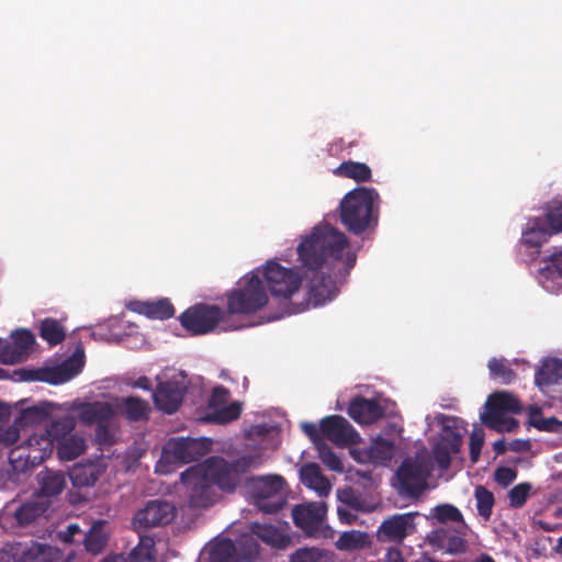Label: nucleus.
<instances>
[{"mask_svg":"<svg viewBox=\"0 0 562 562\" xmlns=\"http://www.w3.org/2000/svg\"><path fill=\"white\" fill-rule=\"evenodd\" d=\"M301 267L305 269L308 303L314 307L331 301L337 294V285L331 276L322 270L327 265L341 263L349 272L356 265L357 255L350 248L345 233L325 224L315 226L302 237L297 246Z\"/></svg>","mask_w":562,"mask_h":562,"instance_id":"obj_1","label":"nucleus"},{"mask_svg":"<svg viewBox=\"0 0 562 562\" xmlns=\"http://www.w3.org/2000/svg\"><path fill=\"white\" fill-rule=\"evenodd\" d=\"M380 196L375 189L359 187L349 191L339 203V218L345 228L361 235L379 223Z\"/></svg>","mask_w":562,"mask_h":562,"instance_id":"obj_2","label":"nucleus"},{"mask_svg":"<svg viewBox=\"0 0 562 562\" xmlns=\"http://www.w3.org/2000/svg\"><path fill=\"white\" fill-rule=\"evenodd\" d=\"M260 464V456L247 454L233 461H226L223 458H210L202 463V467L207 471V476L215 488L218 487L223 492L232 493L241 484L244 475Z\"/></svg>","mask_w":562,"mask_h":562,"instance_id":"obj_3","label":"nucleus"},{"mask_svg":"<svg viewBox=\"0 0 562 562\" xmlns=\"http://www.w3.org/2000/svg\"><path fill=\"white\" fill-rule=\"evenodd\" d=\"M260 271L245 276L238 286L227 294V313L250 315L268 303V294L260 279Z\"/></svg>","mask_w":562,"mask_h":562,"instance_id":"obj_4","label":"nucleus"},{"mask_svg":"<svg viewBox=\"0 0 562 562\" xmlns=\"http://www.w3.org/2000/svg\"><path fill=\"white\" fill-rule=\"evenodd\" d=\"M180 479L190 508L203 509L216 503L218 494L202 464L190 467L181 473Z\"/></svg>","mask_w":562,"mask_h":562,"instance_id":"obj_5","label":"nucleus"},{"mask_svg":"<svg viewBox=\"0 0 562 562\" xmlns=\"http://www.w3.org/2000/svg\"><path fill=\"white\" fill-rule=\"evenodd\" d=\"M52 454L49 439L27 434V438L18 447L10 450L9 461L15 472H26L44 462Z\"/></svg>","mask_w":562,"mask_h":562,"instance_id":"obj_6","label":"nucleus"},{"mask_svg":"<svg viewBox=\"0 0 562 562\" xmlns=\"http://www.w3.org/2000/svg\"><path fill=\"white\" fill-rule=\"evenodd\" d=\"M284 484L281 475L252 476L247 482L258 508L268 514L277 513L285 505L282 493Z\"/></svg>","mask_w":562,"mask_h":562,"instance_id":"obj_7","label":"nucleus"},{"mask_svg":"<svg viewBox=\"0 0 562 562\" xmlns=\"http://www.w3.org/2000/svg\"><path fill=\"white\" fill-rule=\"evenodd\" d=\"M262 276L274 297L290 299L302 283L301 276L293 268L283 267L274 260L267 261Z\"/></svg>","mask_w":562,"mask_h":562,"instance_id":"obj_8","label":"nucleus"},{"mask_svg":"<svg viewBox=\"0 0 562 562\" xmlns=\"http://www.w3.org/2000/svg\"><path fill=\"white\" fill-rule=\"evenodd\" d=\"M225 312L216 306L204 303L187 308L179 317L184 329L193 335H205L216 328L224 319Z\"/></svg>","mask_w":562,"mask_h":562,"instance_id":"obj_9","label":"nucleus"},{"mask_svg":"<svg viewBox=\"0 0 562 562\" xmlns=\"http://www.w3.org/2000/svg\"><path fill=\"white\" fill-rule=\"evenodd\" d=\"M209 451L203 438L178 437L171 438L162 448V459L167 462L187 464L198 461Z\"/></svg>","mask_w":562,"mask_h":562,"instance_id":"obj_10","label":"nucleus"},{"mask_svg":"<svg viewBox=\"0 0 562 562\" xmlns=\"http://www.w3.org/2000/svg\"><path fill=\"white\" fill-rule=\"evenodd\" d=\"M456 417L441 415L439 422L442 424L438 442L434 446V458L440 469L446 470L451 464V456L460 451L462 445V435L454 425L446 422L456 423Z\"/></svg>","mask_w":562,"mask_h":562,"instance_id":"obj_11","label":"nucleus"},{"mask_svg":"<svg viewBox=\"0 0 562 562\" xmlns=\"http://www.w3.org/2000/svg\"><path fill=\"white\" fill-rule=\"evenodd\" d=\"M176 516V508L166 501H149L144 508L136 512L132 525L138 532L168 525Z\"/></svg>","mask_w":562,"mask_h":562,"instance_id":"obj_12","label":"nucleus"},{"mask_svg":"<svg viewBox=\"0 0 562 562\" xmlns=\"http://www.w3.org/2000/svg\"><path fill=\"white\" fill-rule=\"evenodd\" d=\"M400 492L411 498H418L427 487L428 471L423 462L406 459L396 471Z\"/></svg>","mask_w":562,"mask_h":562,"instance_id":"obj_13","label":"nucleus"},{"mask_svg":"<svg viewBox=\"0 0 562 562\" xmlns=\"http://www.w3.org/2000/svg\"><path fill=\"white\" fill-rule=\"evenodd\" d=\"M418 515L417 512H409L389 516L378 529V539L402 544L405 538L416 531L415 518Z\"/></svg>","mask_w":562,"mask_h":562,"instance_id":"obj_14","label":"nucleus"},{"mask_svg":"<svg viewBox=\"0 0 562 562\" xmlns=\"http://www.w3.org/2000/svg\"><path fill=\"white\" fill-rule=\"evenodd\" d=\"M486 411L481 414V420L487 428H495L505 413H520L521 406L517 397L506 391L494 392L487 397Z\"/></svg>","mask_w":562,"mask_h":562,"instance_id":"obj_15","label":"nucleus"},{"mask_svg":"<svg viewBox=\"0 0 562 562\" xmlns=\"http://www.w3.org/2000/svg\"><path fill=\"white\" fill-rule=\"evenodd\" d=\"M321 431L324 439H328L338 447H347L359 441V434L351 424L340 415H329L321 420Z\"/></svg>","mask_w":562,"mask_h":562,"instance_id":"obj_16","label":"nucleus"},{"mask_svg":"<svg viewBox=\"0 0 562 562\" xmlns=\"http://www.w3.org/2000/svg\"><path fill=\"white\" fill-rule=\"evenodd\" d=\"M327 507L324 503H308L295 505L292 509V519L296 527L307 536H316L326 516Z\"/></svg>","mask_w":562,"mask_h":562,"instance_id":"obj_17","label":"nucleus"},{"mask_svg":"<svg viewBox=\"0 0 562 562\" xmlns=\"http://www.w3.org/2000/svg\"><path fill=\"white\" fill-rule=\"evenodd\" d=\"M83 366V362L75 357L68 358L59 366L37 371H24L26 380H38L49 384H61L75 378Z\"/></svg>","mask_w":562,"mask_h":562,"instance_id":"obj_18","label":"nucleus"},{"mask_svg":"<svg viewBox=\"0 0 562 562\" xmlns=\"http://www.w3.org/2000/svg\"><path fill=\"white\" fill-rule=\"evenodd\" d=\"M186 393L187 387L178 381L160 382L153 392V401L158 411L171 415L180 408Z\"/></svg>","mask_w":562,"mask_h":562,"instance_id":"obj_19","label":"nucleus"},{"mask_svg":"<svg viewBox=\"0 0 562 562\" xmlns=\"http://www.w3.org/2000/svg\"><path fill=\"white\" fill-rule=\"evenodd\" d=\"M462 530L460 527L454 530L441 527L427 533L426 541L434 549L450 554H460L465 552L468 548V543L461 535Z\"/></svg>","mask_w":562,"mask_h":562,"instance_id":"obj_20","label":"nucleus"},{"mask_svg":"<svg viewBox=\"0 0 562 562\" xmlns=\"http://www.w3.org/2000/svg\"><path fill=\"white\" fill-rule=\"evenodd\" d=\"M384 408L374 398L356 396L349 404L348 415L358 424L370 425L384 416Z\"/></svg>","mask_w":562,"mask_h":562,"instance_id":"obj_21","label":"nucleus"},{"mask_svg":"<svg viewBox=\"0 0 562 562\" xmlns=\"http://www.w3.org/2000/svg\"><path fill=\"white\" fill-rule=\"evenodd\" d=\"M543 261L546 265L539 269V282L548 291H559L562 289V248H554Z\"/></svg>","mask_w":562,"mask_h":562,"instance_id":"obj_22","label":"nucleus"},{"mask_svg":"<svg viewBox=\"0 0 562 562\" xmlns=\"http://www.w3.org/2000/svg\"><path fill=\"white\" fill-rule=\"evenodd\" d=\"M12 341H8L3 363L14 364L24 361L35 344V337L27 329H18L12 334Z\"/></svg>","mask_w":562,"mask_h":562,"instance_id":"obj_23","label":"nucleus"},{"mask_svg":"<svg viewBox=\"0 0 562 562\" xmlns=\"http://www.w3.org/2000/svg\"><path fill=\"white\" fill-rule=\"evenodd\" d=\"M555 231L543 216L533 217L528 221L526 229L522 232L521 243L525 246L535 248V254H539V248L547 243Z\"/></svg>","mask_w":562,"mask_h":562,"instance_id":"obj_24","label":"nucleus"},{"mask_svg":"<svg viewBox=\"0 0 562 562\" xmlns=\"http://www.w3.org/2000/svg\"><path fill=\"white\" fill-rule=\"evenodd\" d=\"M100 562H156L155 540L149 536H139L138 544L131 552L108 555Z\"/></svg>","mask_w":562,"mask_h":562,"instance_id":"obj_25","label":"nucleus"},{"mask_svg":"<svg viewBox=\"0 0 562 562\" xmlns=\"http://www.w3.org/2000/svg\"><path fill=\"white\" fill-rule=\"evenodd\" d=\"M109 540L108 521L99 519L93 521L90 529L85 533L82 544L87 553L99 555L105 550Z\"/></svg>","mask_w":562,"mask_h":562,"instance_id":"obj_26","label":"nucleus"},{"mask_svg":"<svg viewBox=\"0 0 562 562\" xmlns=\"http://www.w3.org/2000/svg\"><path fill=\"white\" fill-rule=\"evenodd\" d=\"M12 557L14 562H52L50 547L34 541L15 543Z\"/></svg>","mask_w":562,"mask_h":562,"instance_id":"obj_27","label":"nucleus"},{"mask_svg":"<svg viewBox=\"0 0 562 562\" xmlns=\"http://www.w3.org/2000/svg\"><path fill=\"white\" fill-rule=\"evenodd\" d=\"M49 503L44 499H33L22 503L13 514L15 522L20 527H29L46 517Z\"/></svg>","mask_w":562,"mask_h":562,"instance_id":"obj_28","label":"nucleus"},{"mask_svg":"<svg viewBox=\"0 0 562 562\" xmlns=\"http://www.w3.org/2000/svg\"><path fill=\"white\" fill-rule=\"evenodd\" d=\"M105 471L100 462L78 463L69 472V479L76 487H90L95 485Z\"/></svg>","mask_w":562,"mask_h":562,"instance_id":"obj_29","label":"nucleus"},{"mask_svg":"<svg viewBox=\"0 0 562 562\" xmlns=\"http://www.w3.org/2000/svg\"><path fill=\"white\" fill-rule=\"evenodd\" d=\"M535 383L540 390L562 383V360L546 359L536 371Z\"/></svg>","mask_w":562,"mask_h":562,"instance_id":"obj_30","label":"nucleus"},{"mask_svg":"<svg viewBox=\"0 0 562 562\" xmlns=\"http://www.w3.org/2000/svg\"><path fill=\"white\" fill-rule=\"evenodd\" d=\"M113 416L114 409L108 402L86 403L79 409V417L87 425L102 424L113 418Z\"/></svg>","mask_w":562,"mask_h":562,"instance_id":"obj_31","label":"nucleus"},{"mask_svg":"<svg viewBox=\"0 0 562 562\" xmlns=\"http://www.w3.org/2000/svg\"><path fill=\"white\" fill-rule=\"evenodd\" d=\"M302 483L316 491L319 495L325 496L330 491L329 481L322 474L321 468L316 463H306L300 471Z\"/></svg>","mask_w":562,"mask_h":562,"instance_id":"obj_32","label":"nucleus"},{"mask_svg":"<svg viewBox=\"0 0 562 562\" xmlns=\"http://www.w3.org/2000/svg\"><path fill=\"white\" fill-rule=\"evenodd\" d=\"M75 427V417L71 415H65L63 417L52 420L49 426L46 428L45 434H40L38 436L49 439L52 442L53 450L57 441H60L74 434Z\"/></svg>","mask_w":562,"mask_h":562,"instance_id":"obj_33","label":"nucleus"},{"mask_svg":"<svg viewBox=\"0 0 562 562\" xmlns=\"http://www.w3.org/2000/svg\"><path fill=\"white\" fill-rule=\"evenodd\" d=\"M120 408L130 422H147L151 412L149 403L138 396L124 397Z\"/></svg>","mask_w":562,"mask_h":562,"instance_id":"obj_34","label":"nucleus"},{"mask_svg":"<svg viewBox=\"0 0 562 562\" xmlns=\"http://www.w3.org/2000/svg\"><path fill=\"white\" fill-rule=\"evenodd\" d=\"M56 448L57 456L63 461H71L81 456L86 450V440L78 434H72L67 438L57 441L54 446Z\"/></svg>","mask_w":562,"mask_h":562,"instance_id":"obj_35","label":"nucleus"},{"mask_svg":"<svg viewBox=\"0 0 562 562\" xmlns=\"http://www.w3.org/2000/svg\"><path fill=\"white\" fill-rule=\"evenodd\" d=\"M38 484L42 496L53 497L64 491L66 487V477L61 472L45 470L38 474Z\"/></svg>","mask_w":562,"mask_h":562,"instance_id":"obj_36","label":"nucleus"},{"mask_svg":"<svg viewBox=\"0 0 562 562\" xmlns=\"http://www.w3.org/2000/svg\"><path fill=\"white\" fill-rule=\"evenodd\" d=\"M251 532L256 536L257 540L260 539L272 548H285L289 542V537L284 536L276 526L267 524H252Z\"/></svg>","mask_w":562,"mask_h":562,"instance_id":"obj_37","label":"nucleus"},{"mask_svg":"<svg viewBox=\"0 0 562 562\" xmlns=\"http://www.w3.org/2000/svg\"><path fill=\"white\" fill-rule=\"evenodd\" d=\"M334 173L339 177L352 179L357 182H367L371 180L372 171L364 162L344 161L335 170Z\"/></svg>","mask_w":562,"mask_h":562,"instance_id":"obj_38","label":"nucleus"},{"mask_svg":"<svg viewBox=\"0 0 562 562\" xmlns=\"http://www.w3.org/2000/svg\"><path fill=\"white\" fill-rule=\"evenodd\" d=\"M395 443L392 439L378 436L368 450V457L373 463L385 464L394 457Z\"/></svg>","mask_w":562,"mask_h":562,"instance_id":"obj_39","label":"nucleus"},{"mask_svg":"<svg viewBox=\"0 0 562 562\" xmlns=\"http://www.w3.org/2000/svg\"><path fill=\"white\" fill-rule=\"evenodd\" d=\"M138 313L146 315L153 319H168L173 316L175 307L168 299H162L156 302H142L137 303Z\"/></svg>","mask_w":562,"mask_h":562,"instance_id":"obj_40","label":"nucleus"},{"mask_svg":"<svg viewBox=\"0 0 562 562\" xmlns=\"http://www.w3.org/2000/svg\"><path fill=\"white\" fill-rule=\"evenodd\" d=\"M49 414L50 411L46 405H34L23 408L20 415L15 417V423L26 432L29 427L45 422L49 417Z\"/></svg>","mask_w":562,"mask_h":562,"instance_id":"obj_41","label":"nucleus"},{"mask_svg":"<svg viewBox=\"0 0 562 562\" xmlns=\"http://www.w3.org/2000/svg\"><path fill=\"white\" fill-rule=\"evenodd\" d=\"M238 562H252L259 557V543L256 536L251 533L241 535L235 543Z\"/></svg>","mask_w":562,"mask_h":562,"instance_id":"obj_42","label":"nucleus"},{"mask_svg":"<svg viewBox=\"0 0 562 562\" xmlns=\"http://www.w3.org/2000/svg\"><path fill=\"white\" fill-rule=\"evenodd\" d=\"M210 562H238L235 542L222 539L210 549Z\"/></svg>","mask_w":562,"mask_h":562,"instance_id":"obj_43","label":"nucleus"},{"mask_svg":"<svg viewBox=\"0 0 562 562\" xmlns=\"http://www.w3.org/2000/svg\"><path fill=\"white\" fill-rule=\"evenodd\" d=\"M40 336L50 346H56L65 339L66 333L57 319L48 317L41 322Z\"/></svg>","mask_w":562,"mask_h":562,"instance_id":"obj_44","label":"nucleus"},{"mask_svg":"<svg viewBox=\"0 0 562 562\" xmlns=\"http://www.w3.org/2000/svg\"><path fill=\"white\" fill-rule=\"evenodd\" d=\"M431 516L439 524H447L449 521L459 524L461 529H465L467 525L463 519L462 513L458 507L451 504L437 505L431 509Z\"/></svg>","mask_w":562,"mask_h":562,"instance_id":"obj_45","label":"nucleus"},{"mask_svg":"<svg viewBox=\"0 0 562 562\" xmlns=\"http://www.w3.org/2000/svg\"><path fill=\"white\" fill-rule=\"evenodd\" d=\"M487 368L490 376L494 380H498L502 384H510L517 376L504 358H492L487 363Z\"/></svg>","mask_w":562,"mask_h":562,"instance_id":"obj_46","label":"nucleus"},{"mask_svg":"<svg viewBox=\"0 0 562 562\" xmlns=\"http://www.w3.org/2000/svg\"><path fill=\"white\" fill-rule=\"evenodd\" d=\"M474 497L479 515L485 520H488L495 504L494 494L486 487L479 485L475 487Z\"/></svg>","mask_w":562,"mask_h":562,"instance_id":"obj_47","label":"nucleus"},{"mask_svg":"<svg viewBox=\"0 0 562 562\" xmlns=\"http://www.w3.org/2000/svg\"><path fill=\"white\" fill-rule=\"evenodd\" d=\"M368 535L360 530L345 531L336 542L339 550L361 549L367 544Z\"/></svg>","mask_w":562,"mask_h":562,"instance_id":"obj_48","label":"nucleus"},{"mask_svg":"<svg viewBox=\"0 0 562 562\" xmlns=\"http://www.w3.org/2000/svg\"><path fill=\"white\" fill-rule=\"evenodd\" d=\"M290 562H331L327 551L318 548H300L290 557Z\"/></svg>","mask_w":562,"mask_h":562,"instance_id":"obj_49","label":"nucleus"},{"mask_svg":"<svg viewBox=\"0 0 562 562\" xmlns=\"http://www.w3.org/2000/svg\"><path fill=\"white\" fill-rule=\"evenodd\" d=\"M240 414V404L238 402H233L226 406L215 409L206 419L216 424H227L238 419Z\"/></svg>","mask_w":562,"mask_h":562,"instance_id":"obj_50","label":"nucleus"},{"mask_svg":"<svg viewBox=\"0 0 562 562\" xmlns=\"http://www.w3.org/2000/svg\"><path fill=\"white\" fill-rule=\"evenodd\" d=\"M315 448L318 452V458L328 469L337 472H341L344 470L341 460L325 440Z\"/></svg>","mask_w":562,"mask_h":562,"instance_id":"obj_51","label":"nucleus"},{"mask_svg":"<svg viewBox=\"0 0 562 562\" xmlns=\"http://www.w3.org/2000/svg\"><path fill=\"white\" fill-rule=\"evenodd\" d=\"M531 488L532 485L527 482L514 486L508 492L509 506L512 508H521L526 504L530 495Z\"/></svg>","mask_w":562,"mask_h":562,"instance_id":"obj_52","label":"nucleus"},{"mask_svg":"<svg viewBox=\"0 0 562 562\" xmlns=\"http://www.w3.org/2000/svg\"><path fill=\"white\" fill-rule=\"evenodd\" d=\"M544 217L557 234L562 233V200L548 206Z\"/></svg>","mask_w":562,"mask_h":562,"instance_id":"obj_53","label":"nucleus"},{"mask_svg":"<svg viewBox=\"0 0 562 562\" xmlns=\"http://www.w3.org/2000/svg\"><path fill=\"white\" fill-rule=\"evenodd\" d=\"M8 419L9 417L7 418V420ZM2 423L3 420L0 422V442L4 443L5 446L14 443L19 439L20 432L23 429L21 428L20 425H16L15 420L11 426H5Z\"/></svg>","mask_w":562,"mask_h":562,"instance_id":"obj_54","label":"nucleus"},{"mask_svg":"<svg viewBox=\"0 0 562 562\" xmlns=\"http://www.w3.org/2000/svg\"><path fill=\"white\" fill-rule=\"evenodd\" d=\"M483 443H484L483 430L474 429L470 436V460L472 463H476L479 461Z\"/></svg>","mask_w":562,"mask_h":562,"instance_id":"obj_55","label":"nucleus"},{"mask_svg":"<svg viewBox=\"0 0 562 562\" xmlns=\"http://www.w3.org/2000/svg\"><path fill=\"white\" fill-rule=\"evenodd\" d=\"M517 477V471L509 467H498L494 472V480L503 487L512 484Z\"/></svg>","mask_w":562,"mask_h":562,"instance_id":"obj_56","label":"nucleus"},{"mask_svg":"<svg viewBox=\"0 0 562 562\" xmlns=\"http://www.w3.org/2000/svg\"><path fill=\"white\" fill-rule=\"evenodd\" d=\"M229 392L226 387L217 385L213 389V392L209 398V407L216 408L223 406L228 398Z\"/></svg>","mask_w":562,"mask_h":562,"instance_id":"obj_57","label":"nucleus"},{"mask_svg":"<svg viewBox=\"0 0 562 562\" xmlns=\"http://www.w3.org/2000/svg\"><path fill=\"white\" fill-rule=\"evenodd\" d=\"M301 428L303 432L311 439L315 447L325 440L321 431V427L318 428L316 424L305 422L301 424Z\"/></svg>","mask_w":562,"mask_h":562,"instance_id":"obj_58","label":"nucleus"},{"mask_svg":"<svg viewBox=\"0 0 562 562\" xmlns=\"http://www.w3.org/2000/svg\"><path fill=\"white\" fill-rule=\"evenodd\" d=\"M95 439L101 445H112L114 442L112 431L103 423L97 425Z\"/></svg>","mask_w":562,"mask_h":562,"instance_id":"obj_59","label":"nucleus"},{"mask_svg":"<svg viewBox=\"0 0 562 562\" xmlns=\"http://www.w3.org/2000/svg\"><path fill=\"white\" fill-rule=\"evenodd\" d=\"M537 429L541 431L560 432L562 430V422L555 417L544 418L541 425H537Z\"/></svg>","mask_w":562,"mask_h":562,"instance_id":"obj_60","label":"nucleus"},{"mask_svg":"<svg viewBox=\"0 0 562 562\" xmlns=\"http://www.w3.org/2000/svg\"><path fill=\"white\" fill-rule=\"evenodd\" d=\"M517 428H518V422L515 418H513V417L504 418L502 416L501 420L497 423L496 427L492 428V429L496 430L497 432H503V431L512 432V431L516 430Z\"/></svg>","mask_w":562,"mask_h":562,"instance_id":"obj_61","label":"nucleus"},{"mask_svg":"<svg viewBox=\"0 0 562 562\" xmlns=\"http://www.w3.org/2000/svg\"><path fill=\"white\" fill-rule=\"evenodd\" d=\"M508 449L514 452H527L531 449L529 439H514L509 442Z\"/></svg>","mask_w":562,"mask_h":562,"instance_id":"obj_62","label":"nucleus"},{"mask_svg":"<svg viewBox=\"0 0 562 562\" xmlns=\"http://www.w3.org/2000/svg\"><path fill=\"white\" fill-rule=\"evenodd\" d=\"M81 529L77 524H70L67 529L61 533V539L66 543H71L75 540V536L80 533Z\"/></svg>","mask_w":562,"mask_h":562,"instance_id":"obj_63","label":"nucleus"},{"mask_svg":"<svg viewBox=\"0 0 562 562\" xmlns=\"http://www.w3.org/2000/svg\"><path fill=\"white\" fill-rule=\"evenodd\" d=\"M384 562H405L402 551L398 548L387 549L384 555Z\"/></svg>","mask_w":562,"mask_h":562,"instance_id":"obj_64","label":"nucleus"}]
</instances>
